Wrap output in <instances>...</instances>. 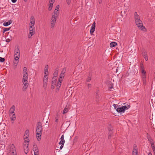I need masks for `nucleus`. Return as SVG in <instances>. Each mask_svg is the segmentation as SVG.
Here are the masks:
<instances>
[{
    "label": "nucleus",
    "mask_w": 155,
    "mask_h": 155,
    "mask_svg": "<svg viewBox=\"0 0 155 155\" xmlns=\"http://www.w3.org/2000/svg\"><path fill=\"white\" fill-rule=\"evenodd\" d=\"M137 151V146L135 144H134L133 146V150L132 153L134 154Z\"/></svg>",
    "instance_id": "obj_17"
},
{
    "label": "nucleus",
    "mask_w": 155,
    "mask_h": 155,
    "mask_svg": "<svg viewBox=\"0 0 155 155\" xmlns=\"http://www.w3.org/2000/svg\"><path fill=\"white\" fill-rule=\"evenodd\" d=\"M66 71V68H64L62 70L61 73V74H64V73L65 72V71Z\"/></svg>",
    "instance_id": "obj_41"
},
{
    "label": "nucleus",
    "mask_w": 155,
    "mask_h": 155,
    "mask_svg": "<svg viewBox=\"0 0 155 155\" xmlns=\"http://www.w3.org/2000/svg\"><path fill=\"white\" fill-rule=\"evenodd\" d=\"M61 141L59 143V144H61L64 143L65 141L64 139V135H62L60 138Z\"/></svg>",
    "instance_id": "obj_19"
},
{
    "label": "nucleus",
    "mask_w": 155,
    "mask_h": 155,
    "mask_svg": "<svg viewBox=\"0 0 155 155\" xmlns=\"http://www.w3.org/2000/svg\"><path fill=\"white\" fill-rule=\"evenodd\" d=\"M20 56V51L18 47L15 49V60L13 63L16 65L18 64Z\"/></svg>",
    "instance_id": "obj_1"
},
{
    "label": "nucleus",
    "mask_w": 155,
    "mask_h": 155,
    "mask_svg": "<svg viewBox=\"0 0 155 155\" xmlns=\"http://www.w3.org/2000/svg\"><path fill=\"white\" fill-rule=\"evenodd\" d=\"M117 45V44L115 42H112L110 43V47L111 48L116 46Z\"/></svg>",
    "instance_id": "obj_22"
},
{
    "label": "nucleus",
    "mask_w": 155,
    "mask_h": 155,
    "mask_svg": "<svg viewBox=\"0 0 155 155\" xmlns=\"http://www.w3.org/2000/svg\"><path fill=\"white\" fill-rule=\"evenodd\" d=\"M147 138L148 141H149L150 143H153V142L154 141L152 139L150 136H149V135L148 133H147Z\"/></svg>",
    "instance_id": "obj_16"
},
{
    "label": "nucleus",
    "mask_w": 155,
    "mask_h": 155,
    "mask_svg": "<svg viewBox=\"0 0 155 155\" xmlns=\"http://www.w3.org/2000/svg\"><path fill=\"white\" fill-rule=\"evenodd\" d=\"M130 107V104H127L126 106H122V107H119L116 109V111L118 112H124Z\"/></svg>",
    "instance_id": "obj_3"
},
{
    "label": "nucleus",
    "mask_w": 155,
    "mask_h": 155,
    "mask_svg": "<svg viewBox=\"0 0 155 155\" xmlns=\"http://www.w3.org/2000/svg\"><path fill=\"white\" fill-rule=\"evenodd\" d=\"M30 25V27L29 28V29H31V28H35L33 25Z\"/></svg>",
    "instance_id": "obj_46"
},
{
    "label": "nucleus",
    "mask_w": 155,
    "mask_h": 155,
    "mask_svg": "<svg viewBox=\"0 0 155 155\" xmlns=\"http://www.w3.org/2000/svg\"><path fill=\"white\" fill-rule=\"evenodd\" d=\"M54 2V1L53 0H50V1L49 2V3H51L53 4V3Z\"/></svg>",
    "instance_id": "obj_59"
},
{
    "label": "nucleus",
    "mask_w": 155,
    "mask_h": 155,
    "mask_svg": "<svg viewBox=\"0 0 155 155\" xmlns=\"http://www.w3.org/2000/svg\"><path fill=\"white\" fill-rule=\"evenodd\" d=\"M57 18L58 17L55 16V15H52L51 20V28H53L54 27Z\"/></svg>",
    "instance_id": "obj_4"
},
{
    "label": "nucleus",
    "mask_w": 155,
    "mask_h": 155,
    "mask_svg": "<svg viewBox=\"0 0 155 155\" xmlns=\"http://www.w3.org/2000/svg\"><path fill=\"white\" fill-rule=\"evenodd\" d=\"M67 4L69 5L71 3V0H66Z\"/></svg>",
    "instance_id": "obj_50"
},
{
    "label": "nucleus",
    "mask_w": 155,
    "mask_h": 155,
    "mask_svg": "<svg viewBox=\"0 0 155 155\" xmlns=\"http://www.w3.org/2000/svg\"><path fill=\"white\" fill-rule=\"evenodd\" d=\"M133 155H138V151L137 152H136V153H134V154L133 153Z\"/></svg>",
    "instance_id": "obj_56"
},
{
    "label": "nucleus",
    "mask_w": 155,
    "mask_h": 155,
    "mask_svg": "<svg viewBox=\"0 0 155 155\" xmlns=\"http://www.w3.org/2000/svg\"><path fill=\"white\" fill-rule=\"evenodd\" d=\"M148 155H152V154L151 152H149L148 154Z\"/></svg>",
    "instance_id": "obj_64"
},
{
    "label": "nucleus",
    "mask_w": 155,
    "mask_h": 155,
    "mask_svg": "<svg viewBox=\"0 0 155 155\" xmlns=\"http://www.w3.org/2000/svg\"><path fill=\"white\" fill-rule=\"evenodd\" d=\"M150 144H151V147H152L153 146H155V145H154V141L153 142V143H150Z\"/></svg>",
    "instance_id": "obj_53"
},
{
    "label": "nucleus",
    "mask_w": 155,
    "mask_h": 155,
    "mask_svg": "<svg viewBox=\"0 0 155 155\" xmlns=\"http://www.w3.org/2000/svg\"><path fill=\"white\" fill-rule=\"evenodd\" d=\"M30 22L29 23V25H34L35 24V18L34 17L31 16L30 19Z\"/></svg>",
    "instance_id": "obj_13"
},
{
    "label": "nucleus",
    "mask_w": 155,
    "mask_h": 155,
    "mask_svg": "<svg viewBox=\"0 0 155 155\" xmlns=\"http://www.w3.org/2000/svg\"><path fill=\"white\" fill-rule=\"evenodd\" d=\"M91 75H89L88 76V78H87L86 81L87 82H89L91 80Z\"/></svg>",
    "instance_id": "obj_31"
},
{
    "label": "nucleus",
    "mask_w": 155,
    "mask_h": 155,
    "mask_svg": "<svg viewBox=\"0 0 155 155\" xmlns=\"http://www.w3.org/2000/svg\"><path fill=\"white\" fill-rule=\"evenodd\" d=\"M100 99V96L97 93H96V101L97 102Z\"/></svg>",
    "instance_id": "obj_30"
},
{
    "label": "nucleus",
    "mask_w": 155,
    "mask_h": 155,
    "mask_svg": "<svg viewBox=\"0 0 155 155\" xmlns=\"http://www.w3.org/2000/svg\"><path fill=\"white\" fill-rule=\"evenodd\" d=\"M64 143H63V144H61V146H60V150H61L62 149L63 146H64Z\"/></svg>",
    "instance_id": "obj_49"
},
{
    "label": "nucleus",
    "mask_w": 155,
    "mask_h": 155,
    "mask_svg": "<svg viewBox=\"0 0 155 155\" xmlns=\"http://www.w3.org/2000/svg\"><path fill=\"white\" fill-rule=\"evenodd\" d=\"M48 73L47 72V71H45V72H44L45 75H48Z\"/></svg>",
    "instance_id": "obj_61"
},
{
    "label": "nucleus",
    "mask_w": 155,
    "mask_h": 155,
    "mask_svg": "<svg viewBox=\"0 0 155 155\" xmlns=\"http://www.w3.org/2000/svg\"><path fill=\"white\" fill-rule=\"evenodd\" d=\"M5 61V59L4 58L0 57V62H3Z\"/></svg>",
    "instance_id": "obj_39"
},
{
    "label": "nucleus",
    "mask_w": 155,
    "mask_h": 155,
    "mask_svg": "<svg viewBox=\"0 0 155 155\" xmlns=\"http://www.w3.org/2000/svg\"><path fill=\"white\" fill-rule=\"evenodd\" d=\"M108 129L110 132H111L113 129L112 127L110 125L108 127Z\"/></svg>",
    "instance_id": "obj_37"
},
{
    "label": "nucleus",
    "mask_w": 155,
    "mask_h": 155,
    "mask_svg": "<svg viewBox=\"0 0 155 155\" xmlns=\"http://www.w3.org/2000/svg\"><path fill=\"white\" fill-rule=\"evenodd\" d=\"M30 35H30H28V38H31V36L32 35Z\"/></svg>",
    "instance_id": "obj_58"
},
{
    "label": "nucleus",
    "mask_w": 155,
    "mask_h": 155,
    "mask_svg": "<svg viewBox=\"0 0 155 155\" xmlns=\"http://www.w3.org/2000/svg\"><path fill=\"white\" fill-rule=\"evenodd\" d=\"M9 116L12 120L14 121L16 119L15 115V114H9Z\"/></svg>",
    "instance_id": "obj_15"
},
{
    "label": "nucleus",
    "mask_w": 155,
    "mask_h": 155,
    "mask_svg": "<svg viewBox=\"0 0 155 155\" xmlns=\"http://www.w3.org/2000/svg\"><path fill=\"white\" fill-rule=\"evenodd\" d=\"M48 75H45L44 77L43 78V80L48 79V77H47Z\"/></svg>",
    "instance_id": "obj_47"
},
{
    "label": "nucleus",
    "mask_w": 155,
    "mask_h": 155,
    "mask_svg": "<svg viewBox=\"0 0 155 155\" xmlns=\"http://www.w3.org/2000/svg\"><path fill=\"white\" fill-rule=\"evenodd\" d=\"M141 72L143 74H145L146 73V71L144 70L143 69H142Z\"/></svg>",
    "instance_id": "obj_45"
},
{
    "label": "nucleus",
    "mask_w": 155,
    "mask_h": 155,
    "mask_svg": "<svg viewBox=\"0 0 155 155\" xmlns=\"http://www.w3.org/2000/svg\"><path fill=\"white\" fill-rule=\"evenodd\" d=\"M55 119H55V121L57 123L58 122V119L56 117H55Z\"/></svg>",
    "instance_id": "obj_60"
},
{
    "label": "nucleus",
    "mask_w": 155,
    "mask_h": 155,
    "mask_svg": "<svg viewBox=\"0 0 155 155\" xmlns=\"http://www.w3.org/2000/svg\"><path fill=\"white\" fill-rule=\"evenodd\" d=\"M59 13V12L58 10H56V9H55L54 11V13L53 15H55V16H56V17H58Z\"/></svg>",
    "instance_id": "obj_25"
},
{
    "label": "nucleus",
    "mask_w": 155,
    "mask_h": 155,
    "mask_svg": "<svg viewBox=\"0 0 155 155\" xmlns=\"http://www.w3.org/2000/svg\"><path fill=\"white\" fill-rule=\"evenodd\" d=\"M10 152L11 155H17L16 152L14 147L11 148Z\"/></svg>",
    "instance_id": "obj_9"
},
{
    "label": "nucleus",
    "mask_w": 155,
    "mask_h": 155,
    "mask_svg": "<svg viewBox=\"0 0 155 155\" xmlns=\"http://www.w3.org/2000/svg\"><path fill=\"white\" fill-rule=\"evenodd\" d=\"M28 73L27 68L26 67H25L23 68V74Z\"/></svg>",
    "instance_id": "obj_34"
},
{
    "label": "nucleus",
    "mask_w": 155,
    "mask_h": 155,
    "mask_svg": "<svg viewBox=\"0 0 155 155\" xmlns=\"http://www.w3.org/2000/svg\"><path fill=\"white\" fill-rule=\"evenodd\" d=\"M62 81H58L56 85V86L58 87H60L61 85V83Z\"/></svg>",
    "instance_id": "obj_27"
},
{
    "label": "nucleus",
    "mask_w": 155,
    "mask_h": 155,
    "mask_svg": "<svg viewBox=\"0 0 155 155\" xmlns=\"http://www.w3.org/2000/svg\"><path fill=\"white\" fill-rule=\"evenodd\" d=\"M95 25L96 23L94 21L92 24L91 27V28L90 31V32L91 35H92L93 32H94L95 29Z\"/></svg>",
    "instance_id": "obj_8"
},
{
    "label": "nucleus",
    "mask_w": 155,
    "mask_h": 155,
    "mask_svg": "<svg viewBox=\"0 0 155 155\" xmlns=\"http://www.w3.org/2000/svg\"><path fill=\"white\" fill-rule=\"evenodd\" d=\"M33 149L34 153L36 155L37 154H39V150L38 148L35 143L33 144Z\"/></svg>",
    "instance_id": "obj_7"
},
{
    "label": "nucleus",
    "mask_w": 155,
    "mask_h": 155,
    "mask_svg": "<svg viewBox=\"0 0 155 155\" xmlns=\"http://www.w3.org/2000/svg\"><path fill=\"white\" fill-rule=\"evenodd\" d=\"M28 84H25L24 85V86L22 88V90L23 91H25L26 90L28 87Z\"/></svg>",
    "instance_id": "obj_23"
},
{
    "label": "nucleus",
    "mask_w": 155,
    "mask_h": 155,
    "mask_svg": "<svg viewBox=\"0 0 155 155\" xmlns=\"http://www.w3.org/2000/svg\"><path fill=\"white\" fill-rule=\"evenodd\" d=\"M23 74V79L24 80H26V79H28V73H25V74Z\"/></svg>",
    "instance_id": "obj_26"
},
{
    "label": "nucleus",
    "mask_w": 155,
    "mask_h": 155,
    "mask_svg": "<svg viewBox=\"0 0 155 155\" xmlns=\"http://www.w3.org/2000/svg\"><path fill=\"white\" fill-rule=\"evenodd\" d=\"M146 79V74H143L142 76V79Z\"/></svg>",
    "instance_id": "obj_42"
},
{
    "label": "nucleus",
    "mask_w": 155,
    "mask_h": 155,
    "mask_svg": "<svg viewBox=\"0 0 155 155\" xmlns=\"http://www.w3.org/2000/svg\"><path fill=\"white\" fill-rule=\"evenodd\" d=\"M15 107L14 105L12 106L9 110V114H14V111L15 110Z\"/></svg>",
    "instance_id": "obj_12"
},
{
    "label": "nucleus",
    "mask_w": 155,
    "mask_h": 155,
    "mask_svg": "<svg viewBox=\"0 0 155 155\" xmlns=\"http://www.w3.org/2000/svg\"><path fill=\"white\" fill-rule=\"evenodd\" d=\"M11 1L13 3H15L16 2L17 0H11Z\"/></svg>",
    "instance_id": "obj_57"
},
{
    "label": "nucleus",
    "mask_w": 155,
    "mask_h": 155,
    "mask_svg": "<svg viewBox=\"0 0 155 155\" xmlns=\"http://www.w3.org/2000/svg\"><path fill=\"white\" fill-rule=\"evenodd\" d=\"M53 3H49V6H50L51 7H53Z\"/></svg>",
    "instance_id": "obj_55"
},
{
    "label": "nucleus",
    "mask_w": 155,
    "mask_h": 155,
    "mask_svg": "<svg viewBox=\"0 0 155 155\" xmlns=\"http://www.w3.org/2000/svg\"><path fill=\"white\" fill-rule=\"evenodd\" d=\"M58 73V68H56L55 69V71L54 72L53 75L54 76V77H53L52 78V80L56 79V77Z\"/></svg>",
    "instance_id": "obj_18"
},
{
    "label": "nucleus",
    "mask_w": 155,
    "mask_h": 155,
    "mask_svg": "<svg viewBox=\"0 0 155 155\" xmlns=\"http://www.w3.org/2000/svg\"><path fill=\"white\" fill-rule=\"evenodd\" d=\"M142 81L143 82V85L144 86L146 85H147L146 79H142Z\"/></svg>",
    "instance_id": "obj_38"
},
{
    "label": "nucleus",
    "mask_w": 155,
    "mask_h": 155,
    "mask_svg": "<svg viewBox=\"0 0 155 155\" xmlns=\"http://www.w3.org/2000/svg\"><path fill=\"white\" fill-rule=\"evenodd\" d=\"M68 110H69L68 108L65 107L63 110V113H62L63 114H65L68 111Z\"/></svg>",
    "instance_id": "obj_29"
},
{
    "label": "nucleus",
    "mask_w": 155,
    "mask_h": 155,
    "mask_svg": "<svg viewBox=\"0 0 155 155\" xmlns=\"http://www.w3.org/2000/svg\"><path fill=\"white\" fill-rule=\"evenodd\" d=\"M48 79H46L45 80H45H43V87L45 89L47 87V83L48 82Z\"/></svg>",
    "instance_id": "obj_11"
},
{
    "label": "nucleus",
    "mask_w": 155,
    "mask_h": 155,
    "mask_svg": "<svg viewBox=\"0 0 155 155\" xmlns=\"http://www.w3.org/2000/svg\"><path fill=\"white\" fill-rule=\"evenodd\" d=\"M59 5H58L56 6V8L55 9H56V10H58V11H59Z\"/></svg>",
    "instance_id": "obj_48"
},
{
    "label": "nucleus",
    "mask_w": 155,
    "mask_h": 155,
    "mask_svg": "<svg viewBox=\"0 0 155 155\" xmlns=\"http://www.w3.org/2000/svg\"><path fill=\"white\" fill-rule=\"evenodd\" d=\"M118 106V105H117L116 104H113V106H114V109H116V110L117 108H117Z\"/></svg>",
    "instance_id": "obj_43"
},
{
    "label": "nucleus",
    "mask_w": 155,
    "mask_h": 155,
    "mask_svg": "<svg viewBox=\"0 0 155 155\" xmlns=\"http://www.w3.org/2000/svg\"><path fill=\"white\" fill-rule=\"evenodd\" d=\"M27 80L28 79L24 80L22 79V81L24 85L25 84H28Z\"/></svg>",
    "instance_id": "obj_33"
},
{
    "label": "nucleus",
    "mask_w": 155,
    "mask_h": 155,
    "mask_svg": "<svg viewBox=\"0 0 155 155\" xmlns=\"http://www.w3.org/2000/svg\"><path fill=\"white\" fill-rule=\"evenodd\" d=\"M28 144L27 145V146H26V145H25V146L26 147V148H27H27H28ZM24 152H25V153L26 154H27L28 153V151L27 149V150L26 151H25V149H24Z\"/></svg>",
    "instance_id": "obj_44"
},
{
    "label": "nucleus",
    "mask_w": 155,
    "mask_h": 155,
    "mask_svg": "<svg viewBox=\"0 0 155 155\" xmlns=\"http://www.w3.org/2000/svg\"><path fill=\"white\" fill-rule=\"evenodd\" d=\"M37 126L36 131L37 132L36 135H40V134H42L43 129L42 124L40 122H38Z\"/></svg>",
    "instance_id": "obj_2"
},
{
    "label": "nucleus",
    "mask_w": 155,
    "mask_h": 155,
    "mask_svg": "<svg viewBox=\"0 0 155 155\" xmlns=\"http://www.w3.org/2000/svg\"><path fill=\"white\" fill-rule=\"evenodd\" d=\"M152 150L155 149V146H153L152 147Z\"/></svg>",
    "instance_id": "obj_62"
},
{
    "label": "nucleus",
    "mask_w": 155,
    "mask_h": 155,
    "mask_svg": "<svg viewBox=\"0 0 155 155\" xmlns=\"http://www.w3.org/2000/svg\"><path fill=\"white\" fill-rule=\"evenodd\" d=\"M111 136L110 134H109L108 136V138L109 139L111 137Z\"/></svg>",
    "instance_id": "obj_63"
},
{
    "label": "nucleus",
    "mask_w": 155,
    "mask_h": 155,
    "mask_svg": "<svg viewBox=\"0 0 155 155\" xmlns=\"http://www.w3.org/2000/svg\"><path fill=\"white\" fill-rule=\"evenodd\" d=\"M10 28H4L3 30V33H4L5 32L9 31Z\"/></svg>",
    "instance_id": "obj_32"
},
{
    "label": "nucleus",
    "mask_w": 155,
    "mask_h": 155,
    "mask_svg": "<svg viewBox=\"0 0 155 155\" xmlns=\"http://www.w3.org/2000/svg\"><path fill=\"white\" fill-rule=\"evenodd\" d=\"M29 135V130H26L24 135V138L25 139H26V140H25V141H27V142H29V140L28 139Z\"/></svg>",
    "instance_id": "obj_6"
},
{
    "label": "nucleus",
    "mask_w": 155,
    "mask_h": 155,
    "mask_svg": "<svg viewBox=\"0 0 155 155\" xmlns=\"http://www.w3.org/2000/svg\"><path fill=\"white\" fill-rule=\"evenodd\" d=\"M42 134H40V135H37V140L38 141H39L40 140L41 138V136Z\"/></svg>",
    "instance_id": "obj_35"
},
{
    "label": "nucleus",
    "mask_w": 155,
    "mask_h": 155,
    "mask_svg": "<svg viewBox=\"0 0 155 155\" xmlns=\"http://www.w3.org/2000/svg\"><path fill=\"white\" fill-rule=\"evenodd\" d=\"M12 23V21L11 20H10L8 21V22H4L3 25L4 26H7L10 24H11Z\"/></svg>",
    "instance_id": "obj_20"
},
{
    "label": "nucleus",
    "mask_w": 155,
    "mask_h": 155,
    "mask_svg": "<svg viewBox=\"0 0 155 155\" xmlns=\"http://www.w3.org/2000/svg\"><path fill=\"white\" fill-rule=\"evenodd\" d=\"M29 30L30 31L29 34L31 35H33L35 34V28H31V29H29Z\"/></svg>",
    "instance_id": "obj_21"
},
{
    "label": "nucleus",
    "mask_w": 155,
    "mask_h": 155,
    "mask_svg": "<svg viewBox=\"0 0 155 155\" xmlns=\"http://www.w3.org/2000/svg\"><path fill=\"white\" fill-rule=\"evenodd\" d=\"M56 82L55 80L54 81H52L51 83V89H53L54 88V87L55 85V83Z\"/></svg>",
    "instance_id": "obj_28"
},
{
    "label": "nucleus",
    "mask_w": 155,
    "mask_h": 155,
    "mask_svg": "<svg viewBox=\"0 0 155 155\" xmlns=\"http://www.w3.org/2000/svg\"><path fill=\"white\" fill-rule=\"evenodd\" d=\"M136 25L140 29L143 30V28H145V27L143 26L142 21L140 20H137L135 21Z\"/></svg>",
    "instance_id": "obj_5"
},
{
    "label": "nucleus",
    "mask_w": 155,
    "mask_h": 155,
    "mask_svg": "<svg viewBox=\"0 0 155 155\" xmlns=\"http://www.w3.org/2000/svg\"><path fill=\"white\" fill-rule=\"evenodd\" d=\"M135 21L140 19L139 15L137 14V12H135L134 14Z\"/></svg>",
    "instance_id": "obj_14"
},
{
    "label": "nucleus",
    "mask_w": 155,
    "mask_h": 155,
    "mask_svg": "<svg viewBox=\"0 0 155 155\" xmlns=\"http://www.w3.org/2000/svg\"><path fill=\"white\" fill-rule=\"evenodd\" d=\"M52 7L50 6H49V8H48V10L49 11H50L52 9Z\"/></svg>",
    "instance_id": "obj_51"
},
{
    "label": "nucleus",
    "mask_w": 155,
    "mask_h": 155,
    "mask_svg": "<svg viewBox=\"0 0 155 155\" xmlns=\"http://www.w3.org/2000/svg\"><path fill=\"white\" fill-rule=\"evenodd\" d=\"M48 66L47 65L45 66V71H47V73H48Z\"/></svg>",
    "instance_id": "obj_36"
},
{
    "label": "nucleus",
    "mask_w": 155,
    "mask_h": 155,
    "mask_svg": "<svg viewBox=\"0 0 155 155\" xmlns=\"http://www.w3.org/2000/svg\"><path fill=\"white\" fill-rule=\"evenodd\" d=\"M142 55L145 60L147 61L148 58L147 52L145 51H143L142 53Z\"/></svg>",
    "instance_id": "obj_10"
},
{
    "label": "nucleus",
    "mask_w": 155,
    "mask_h": 155,
    "mask_svg": "<svg viewBox=\"0 0 155 155\" xmlns=\"http://www.w3.org/2000/svg\"><path fill=\"white\" fill-rule=\"evenodd\" d=\"M150 144H151V147H152L153 146H155V145H154V141L153 142V143H150Z\"/></svg>",
    "instance_id": "obj_52"
},
{
    "label": "nucleus",
    "mask_w": 155,
    "mask_h": 155,
    "mask_svg": "<svg viewBox=\"0 0 155 155\" xmlns=\"http://www.w3.org/2000/svg\"><path fill=\"white\" fill-rule=\"evenodd\" d=\"M140 67L142 69H143L144 67L143 64H141Z\"/></svg>",
    "instance_id": "obj_54"
},
{
    "label": "nucleus",
    "mask_w": 155,
    "mask_h": 155,
    "mask_svg": "<svg viewBox=\"0 0 155 155\" xmlns=\"http://www.w3.org/2000/svg\"><path fill=\"white\" fill-rule=\"evenodd\" d=\"M64 77V74H63L61 73L60 77L58 79V81H62Z\"/></svg>",
    "instance_id": "obj_24"
},
{
    "label": "nucleus",
    "mask_w": 155,
    "mask_h": 155,
    "mask_svg": "<svg viewBox=\"0 0 155 155\" xmlns=\"http://www.w3.org/2000/svg\"><path fill=\"white\" fill-rule=\"evenodd\" d=\"M86 84H87V88L88 89H89L90 88H91V84H87V83H86Z\"/></svg>",
    "instance_id": "obj_40"
}]
</instances>
